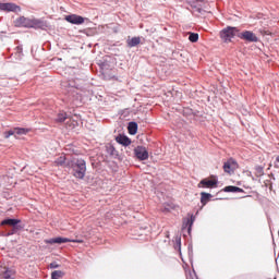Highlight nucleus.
I'll return each instance as SVG.
<instances>
[{"label":"nucleus","instance_id":"obj_1","mask_svg":"<svg viewBox=\"0 0 279 279\" xmlns=\"http://www.w3.org/2000/svg\"><path fill=\"white\" fill-rule=\"evenodd\" d=\"M66 168L72 169L74 178L84 180L86 175V161L84 159L70 160L66 162Z\"/></svg>","mask_w":279,"mask_h":279},{"label":"nucleus","instance_id":"obj_2","mask_svg":"<svg viewBox=\"0 0 279 279\" xmlns=\"http://www.w3.org/2000/svg\"><path fill=\"white\" fill-rule=\"evenodd\" d=\"M15 27H26L34 29H43L46 27L45 22L43 20L28 19L25 16H21L14 21Z\"/></svg>","mask_w":279,"mask_h":279},{"label":"nucleus","instance_id":"obj_3","mask_svg":"<svg viewBox=\"0 0 279 279\" xmlns=\"http://www.w3.org/2000/svg\"><path fill=\"white\" fill-rule=\"evenodd\" d=\"M239 29L234 26H227L220 31V38L222 43H232L234 36H239Z\"/></svg>","mask_w":279,"mask_h":279},{"label":"nucleus","instance_id":"obj_4","mask_svg":"<svg viewBox=\"0 0 279 279\" xmlns=\"http://www.w3.org/2000/svg\"><path fill=\"white\" fill-rule=\"evenodd\" d=\"M45 243H47L48 245H62V243H82V240H71L68 238L58 236L45 240Z\"/></svg>","mask_w":279,"mask_h":279},{"label":"nucleus","instance_id":"obj_5","mask_svg":"<svg viewBox=\"0 0 279 279\" xmlns=\"http://www.w3.org/2000/svg\"><path fill=\"white\" fill-rule=\"evenodd\" d=\"M238 38L245 40L246 43H258V36L252 31H244L238 34Z\"/></svg>","mask_w":279,"mask_h":279},{"label":"nucleus","instance_id":"obj_6","mask_svg":"<svg viewBox=\"0 0 279 279\" xmlns=\"http://www.w3.org/2000/svg\"><path fill=\"white\" fill-rule=\"evenodd\" d=\"M134 154L137 160H147L149 158V151H147V148L143 146H137L134 149Z\"/></svg>","mask_w":279,"mask_h":279},{"label":"nucleus","instance_id":"obj_7","mask_svg":"<svg viewBox=\"0 0 279 279\" xmlns=\"http://www.w3.org/2000/svg\"><path fill=\"white\" fill-rule=\"evenodd\" d=\"M65 21L68 23H71L72 25H83V23H84V21H86V19H84L77 14H71V15L65 16Z\"/></svg>","mask_w":279,"mask_h":279},{"label":"nucleus","instance_id":"obj_8","mask_svg":"<svg viewBox=\"0 0 279 279\" xmlns=\"http://www.w3.org/2000/svg\"><path fill=\"white\" fill-rule=\"evenodd\" d=\"M197 186L198 189H215L217 186V179H203Z\"/></svg>","mask_w":279,"mask_h":279},{"label":"nucleus","instance_id":"obj_9","mask_svg":"<svg viewBox=\"0 0 279 279\" xmlns=\"http://www.w3.org/2000/svg\"><path fill=\"white\" fill-rule=\"evenodd\" d=\"M0 10L2 12H16V10H19V5L14 3H0Z\"/></svg>","mask_w":279,"mask_h":279},{"label":"nucleus","instance_id":"obj_10","mask_svg":"<svg viewBox=\"0 0 279 279\" xmlns=\"http://www.w3.org/2000/svg\"><path fill=\"white\" fill-rule=\"evenodd\" d=\"M234 167H236V161H234V159H229L223 163V171L226 173H232V171H234Z\"/></svg>","mask_w":279,"mask_h":279},{"label":"nucleus","instance_id":"obj_11","mask_svg":"<svg viewBox=\"0 0 279 279\" xmlns=\"http://www.w3.org/2000/svg\"><path fill=\"white\" fill-rule=\"evenodd\" d=\"M117 143H119L120 145H123L124 147H128L129 145H132V140H130V137L125 136V135H119L116 138Z\"/></svg>","mask_w":279,"mask_h":279},{"label":"nucleus","instance_id":"obj_12","mask_svg":"<svg viewBox=\"0 0 279 279\" xmlns=\"http://www.w3.org/2000/svg\"><path fill=\"white\" fill-rule=\"evenodd\" d=\"M69 161H66V157L64 155H61L60 157H58L54 161H53V166L54 167H66V163Z\"/></svg>","mask_w":279,"mask_h":279},{"label":"nucleus","instance_id":"obj_13","mask_svg":"<svg viewBox=\"0 0 279 279\" xmlns=\"http://www.w3.org/2000/svg\"><path fill=\"white\" fill-rule=\"evenodd\" d=\"M0 276L3 279H13L12 276H14V270L10 268H3Z\"/></svg>","mask_w":279,"mask_h":279},{"label":"nucleus","instance_id":"obj_14","mask_svg":"<svg viewBox=\"0 0 279 279\" xmlns=\"http://www.w3.org/2000/svg\"><path fill=\"white\" fill-rule=\"evenodd\" d=\"M68 119L66 112L60 111L54 119V123H64Z\"/></svg>","mask_w":279,"mask_h":279},{"label":"nucleus","instance_id":"obj_15","mask_svg":"<svg viewBox=\"0 0 279 279\" xmlns=\"http://www.w3.org/2000/svg\"><path fill=\"white\" fill-rule=\"evenodd\" d=\"M225 193H243V189L234 185H229L225 187Z\"/></svg>","mask_w":279,"mask_h":279},{"label":"nucleus","instance_id":"obj_16","mask_svg":"<svg viewBox=\"0 0 279 279\" xmlns=\"http://www.w3.org/2000/svg\"><path fill=\"white\" fill-rule=\"evenodd\" d=\"M195 222V217L191 216L183 222V228H187V231L191 232V228H193V223Z\"/></svg>","mask_w":279,"mask_h":279},{"label":"nucleus","instance_id":"obj_17","mask_svg":"<svg viewBox=\"0 0 279 279\" xmlns=\"http://www.w3.org/2000/svg\"><path fill=\"white\" fill-rule=\"evenodd\" d=\"M128 47H137V45H141V37H132L131 39H128Z\"/></svg>","mask_w":279,"mask_h":279},{"label":"nucleus","instance_id":"obj_18","mask_svg":"<svg viewBox=\"0 0 279 279\" xmlns=\"http://www.w3.org/2000/svg\"><path fill=\"white\" fill-rule=\"evenodd\" d=\"M128 130H129V134L134 135L136 134V132H138V124L136 122H130Z\"/></svg>","mask_w":279,"mask_h":279},{"label":"nucleus","instance_id":"obj_19","mask_svg":"<svg viewBox=\"0 0 279 279\" xmlns=\"http://www.w3.org/2000/svg\"><path fill=\"white\" fill-rule=\"evenodd\" d=\"M210 197H213V195H210L206 192H202L201 193V204H203V206H206V204H208V199H210Z\"/></svg>","mask_w":279,"mask_h":279},{"label":"nucleus","instance_id":"obj_20","mask_svg":"<svg viewBox=\"0 0 279 279\" xmlns=\"http://www.w3.org/2000/svg\"><path fill=\"white\" fill-rule=\"evenodd\" d=\"M21 222V220L16 219H5L1 221V226H17Z\"/></svg>","mask_w":279,"mask_h":279},{"label":"nucleus","instance_id":"obj_21","mask_svg":"<svg viewBox=\"0 0 279 279\" xmlns=\"http://www.w3.org/2000/svg\"><path fill=\"white\" fill-rule=\"evenodd\" d=\"M13 130H14V133L17 134V136H25V134L29 132V130L25 128H15Z\"/></svg>","mask_w":279,"mask_h":279},{"label":"nucleus","instance_id":"obj_22","mask_svg":"<svg viewBox=\"0 0 279 279\" xmlns=\"http://www.w3.org/2000/svg\"><path fill=\"white\" fill-rule=\"evenodd\" d=\"M62 276H64V272H62V270H54L51 274V279H60L62 278Z\"/></svg>","mask_w":279,"mask_h":279},{"label":"nucleus","instance_id":"obj_23","mask_svg":"<svg viewBox=\"0 0 279 279\" xmlns=\"http://www.w3.org/2000/svg\"><path fill=\"white\" fill-rule=\"evenodd\" d=\"M190 43H197L199 40V35L197 33H191L189 36Z\"/></svg>","mask_w":279,"mask_h":279},{"label":"nucleus","instance_id":"obj_24","mask_svg":"<svg viewBox=\"0 0 279 279\" xmlns=\"http://www.w3.org/2000/svg\"><path fill=\"white\" fill-rule=\"evenodd\" d=\"M255 171H256V175H257L258 178H260V175H263V173H264L263 167H260V166H257V167L255 168Z\"/></svg>","mask_w":279,"mask_h":279},{"label":"nucleus","instance_id":"obj_25","mask_svg":"<svg viewBox=\"0 0 279 279\" xmlns=\"http://www.w3.org/2000/svg\"><path fill=\"white\" fill-rule=\"evenodd\" d=\"M14 134H15L14 129L7 131V132H4V138H10V136H14Z\"/></svg>","mask_w":279,"mask_h":279},{"label":"nucleus","instance_id":"obj_26","mask_svg":"<svg viewBox=\"0 0 279 279\" xmlns=\"http://www.w3.org/2000/svg\"><path fill=\"white\" fill-rule=\"evenodd\" d=\"M58 267H60V265H58L57 263L50 264V269H58Z\"/></svg>","mask_w":279,"mask_h":279},{"label":"nucleus","instance_id":"obj_27","mask_svg":"<svg viewBox=\"0 0 279 279\" xmlns=\"http://www.w3.org/2000/svg\"><path fill=\"white\" fill-rule=\"evenodd\" d=\"M276 162H279V155H278L277 158H276Z\"/></svg>","mask_w":279,"mask_h":279}]
</instances>
